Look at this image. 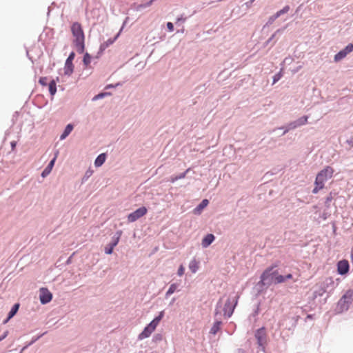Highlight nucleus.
I'll use <instances>...</instances> for the list:
<instances>
[{
    "instance_id": "obj_24",
    "label": "nucleus",
    "mask_w": 353,
    "mask_h": 353,
    "mask_svg": "<svg viewBox=\"0 0 353 353\" xmlns=\"http://www.w3.org/2000/svg\"><path fill=\"white\" fill-rule=\"evenodd\" d=\"M177 287L178 285L176 283L171 284L168 290L166 292V296H170L172 294H173L176 290Z\"/></svg>"
},
{
    "instance_id": "obj_36",
    "label": "nucleus",
    "mask_w": 353,
    "mask_h": 353,
    "mask_svg": "<svg viewBox=\"0 0 353 353\" xmlns=\"http://www.w3.org/2000/svg\"><path fill=\"white\" fill-rule=\"evenodd\" d=\"M281 16V14H279V12H277L276 14H274L273 16H272L270 17V19L271 20H275L276 19H277L278 17H279Z\"/></svg>"
},
{
    "instance_id": "obj_44",
    "label": "nucleus",
    "mask_w": 353,
    "mask_h": 353,
    "mask_svg": "<svg viewBox=\"0 0 353 353\" xmlns=\"http://www.w3.org/2000/svg\"><path fill=\"white\" fill-rule=\"evenodd\" d=\"M332 200V198L331 197H327V201L329 202Z\"/></svg>"
},
{
    "instance_id": "obj_23",
    "label": "nucleus",
    "mask_w": 353,
    "mask_h": 353,
    "mask_svg": "<svg viewBox=\"0 0 353 353\" xmlns=\"http://www.w3.org/2000/svg\"><path fill=\"white\" fill-rule=\"evenodd\" d=\"M209 203V201L208 199H203L201 203L196 207V210L197 211H201L203 209H204Z\"/></svg>"
},
{
    "instance_id": "obj_37",
    "label": "nucleus",
    "mask_w": 353,
    "mask_h": 353,
    "mask_svg": "<svg viewBox=\"0 0 353 353\" xmlns=\"http://www.w3.org/2000/svg\"><path fill=\"white\" fill-rule=\"evenodd\" d=\"M281 16V14H279V12H277L276 14H274L273 16H272L270 17V19L271 20H275L276 19H277L278 17H279Z\"/></svg>"
},
{
    "instance_id": "obj_45",
    "label": "nucleus",
    "mask_w": 353,
    "mask_h": 353,
    "mask_svg": "<svg viewBox=\"0 0 353 353\" xmlns=\"http://www.w3.org/2000/svg\"><path fill=\"white\" fill-rule=\"evenodd\" d=\"M330 280L331 283H334V281L331 279H330Z\"/></svg>"
},
{
    "instance_id": "obj_11",
    "label": "nucleus",
    "mask_w": 353,
    "mask_h": 353,
    "mask_svg": "<svg viewBox=\"0 0 353 353\" xmlns=\"http://www.w3.org/2000/svg\"><path fill=\"white\" fill-rule=\"evenodd\" d=\"M58 153H59V152H57L55 153L54 157L50 161L49 164L47 165V167L42 172V173H41V176L42 177L45 178L46 176H47L51 172V171H52V168L54 167V165L55 161L57 159V157L58 156Z\"/></svg>"
},
{
    "instance_id": "obj_20",
    "label": "nucleus",
    "mask_w": 353,
    "mask_h": 353,
    "mask_svg": "<svg viewBox=\"0 0 353 353\" xmlns=\"http://www.w3.org/2000/svg\"><path fill=\"white\" fill-rule=\"evenodd\" d=\"M189 268L192 273H195L199 269V263L195 259L192 260L190 262Z\"/></svg>"
},
{
    "instance_id": "obj_8",
    "label": "nucleus",
    "mask_w": 353,
    "mask_h": 353,
    "mask_svg": "<svg viewBox=\"0 0 353 353\" xmlns=\"http://www.w3.org/2000/svg\"><path fill=\"white\" fill-rule=\"evenodd\" d=\"M255 338L257 340L259 345L264 347L267 343V334L265 329L264 327L258 329L255 332Z\"/></svg>"
},
{
    "instance_id": "obj_22",
    "label": "nucleus",
    "mask_w": 353,
    "mask_h": 353,
    "mask_svg": "<svg viewBox=\"0 0 353 353\" xmlns=\"http://www.w3.org/2000/svg\"><path fill=\"white\" fill-rule=\"evenodd\" d=\"M346 56H347V54L345 53V52L343 50H342L340 52H339L336 54H335L334 61L336 62H338V61H341V59H343V58H345Z\"/></svg>"
},
{
    "instance_id": "obj_17",
    "label": "nucleus",
    "mask_w": 353,
    "mask_h": 353,
    "mask_svg": "<svg viewBox=\"0 0 353 353\" xmlns=\"http://www.w3.org/2000/svg\"><path fill=\"white\" fill-rule=\"evenodd\" d=\"M73 70H74L73 63L65 61V66H64V74L65 75L70 76L73 72Z\"/></svg>"
},
{
    "instance_id": "obj_38",
    "label": "nucleus",
    "mask_w": 353,
    "mask_h": 353,
    "mask_svg": "<svg viewBox=\"0 0 353 353\" xmlns=\"http://www.w3.org/2000/svg\"><path fill=\"white\" fill-rule=\"evenodd\" d=\"M281 16V14H279V12H277L276 14H274L273 16H272L270 17V19L271 20H275L276 19H277L278 17H279Z\"/></svg>"
},
{
    "instance_id": "obj_12",
    "label": "nucleus",
    "mask_w": 353,
    "mask_h": 353,
    "mask_svg": "<svg viewBox=\"0 0 353 353\" xmlns=\"http://www.w3.org/2000/svg\"><path fill=\"white\" fill-rule=\"evenodd\" d=\"M308 117L307 116H304L303 117L299 118L297 121L294 123H292L289 125L290 129H294L297 126L303 125L307 123Z\"/></svg>"
},
{
    "instance_id": "obj_18",
    "label": "nucleus",
    "mask_w": 353,
    "mask_h": 353,
    "mask_svg": "<svg viewBox=\"0 0 353 353\" xmlns=\"http://www.w3.org/2000/svg\"><path fill=\"white\" fill-rule=\"evenodd\" d=\"M73 129V125L72 124H68L65 128L63 134L61 135L60 139L61 140L64 139L69 135V134L72 132Z\"/></svg>"
},
{
    "instance_id": "obj_19",
    "label": "nucleus",
    "mask_w": 353,
    "mask_h": 353,
    "mask_svg": "<svg viewBox=\"0 0 353 353\" xmlns=\"http://www.w3.org/2000/svg\"><path fill=\"white\" fill-rule=\"evenodd\" d=\"M190 171V168H188V170H186L185 172L180 174L178 176H171L170 179V182L172 183H174L175 181H176L177 180L179 179H184L187 174V173Z\"/></svg>"
},
{
    "instance_id": "obj_6",
    "label": "nucleus",
    "mask_w": 353,
    "mask_h": 353,
    "mask_svg": "<svg viewBox=\"0 0 353 353\" xmlns=\"http://www.w3.org/2000/svg\"><path fill=\"white\" fill-rule=\"evenodd\" d=\"M239 296H235L231 301L230 299H228L225 303V306L223 308L224 315L230 317L234 312V307L237 304V299Z\"/></svg>"
},
{
    "instance_id": "obj_29",
    "label": "nucleus",
    "mask_w": 353,
    "mask_h": 353,
    "mask_svg": "<svg viewBox=\"0 0 353 353\" xmlns=\"http://www.w3.org/2000/svg\"><path fill=\"white\" fill-rule=\"evenodd\" d=\"M290 10V7L288 6H285L283 9L280 10L279 12V14H283L287 13Z\"/></svg>"
},
{
    "instance_id": "obj_35",
    "label": "nucleus",
    "mask_w": 353,
    "mask_h": 353,
    "mask_svg": "<svg viewBox=\"0 0 353 353\" xmlns=\"http://www.w3.org/2000/svg\"><path fill=\"white\" fill-rule=\"evenodd\" d=\"M119 238H120V236H118L116 239L114 241V242H112V243H110L112 246L115 247L118 243H119Z\"/></svg>"
},
{
    "instance_id": "obj_2",
    "label": "nucleus",
    "mask_w": 353,
    "mask_h": 353,
    "mask_svg": "<svg viewBox=\"0 0 353 353\" xmlns=\"http://www.w3.org/2000/svg\"><path fill=\"white\" fill-rule=\"evenodd\" d=\"M71 32L74 37V42L77 52L83 53L85 49V36L81 25L78 22L73 23L71 26Z\"/></svg>"
},
{
    "instance_id": "obj_43",
    "label": "nucleus",
    "mask_w": 353,
    "mask_h": 353,
    "mask_svg": "<svg viewBox=\"0 0 353 353\" xmlns=\"http://www.w3.org/2000/svg\"><path fill=\"white\" fill-rule=\"evenodd\" d=\"M181 20L185 21V19H183V18H178L177 19V21H181Z\"/></svg>"
},
{
    "instance_id": "obj_32",
    "label": "nucleus",
    "mask_w": 353,
    "mask_h": 353,
    "mask_svg": "<svg viewBox=\"0 0 353 353\" xmlns=\"http://www.w3.org/2000/svg\"><path fill=\"white\" fill-rule=\"evenodd\" d=\"M74 55L75 54H74V52H71L65 61H68V62H70V63H72V61H73V59L74 58Z\"/></svg>"
},
{
    "instance_id": "obj_5",
    "label": "nucleus",
    "mask_w": 353,
    "mask_h": 353,
    "mask_svg": "<svg viewBox=\"0 0 353 353\" xmlns=\"http://www.w3.org/2000/svg\"><path fill=\"white\" fill-rule=\"evenodd\" d=\"M353 301V290H347L342 296L339 302V305L341 306L342 310H347L350 305Z\"/></svg>"
},
{
    "instance_id": "obj_10",
    "label": "nucleus",
    "mask_w": 353,
    "mask_h": 353,
    "mask_svg": "<svg viewBox=\"0 0 353 353\" xmlns=\"http://www.w3.org/2000/svg\"><path fill=\"white\" fill-rule=\"evenodd\" d=\"M350 268L349 263L347 260L339 261L337 263V272L339 274L343 275L348 272Z\"/></svg>"
},
{
    "instance_id": "obj_16",
    "label": "nucleus",
    "mask_w": 353,
    "mask_h": 353,
    "mask_svg": "<svg viewBox=\"0 0 353 353\" xmlns=\"http://www.w3.org/2000/svg\"><path fill=\"white\" fill-rule=\"evenodd\" d=\"M105 159H106L105 154L102 153V154H99L95 159L94 165L96 167L101 166L105 161Z\"/></svg>"
},
{
    "instance_id": "obj_30",
    "label": "nucleus",
    "mask_w": 353,
    "mask_h": 353,
    "mask_svg": "<svg viewBox=\"0 0 353 353\" xmlns=\"http://www.w3.org/2000/svg\"><path fill=\"white\" fill-rule=\"evenodd\" d=\"M154 0H150V1L147 2L145 4H141L138 6V9H140V8H145V7H149L152 5V2H153Z\"/></svg>"
},
{
    "instance_id": "obj_15",
    "label": "nucleus",
    "mask_w": 353,
    "mask_h": 353,
    "mask_svg": "<svg viewBox=\"0 0 353 353\" xmlns=\"http://www.w3.org/2000/svg\"><path fill=\"white\" fill-rule=\"evenodd\" d=\"M19 308V303L14 304L13 305L12 308L11 309V310L10 311L8 318L4 321L3 323H7L8 322V321L16 314Z\"/></svg>"
},
{
    "instance_id": "obj_21",
    "label": "nucleus",
    "mask_w": 353,
    "mask_h": 353,
    "mask_svg": "<svg viewBox=\"0 0 353 353\" xmlns=\"http://www.w3.org/2000/svg\"><path fill=\"white\" fill-rule=\"evenodd\" d=\"M221 321H216L211 330H210V333L212 334H216L217 333V332L220 330V326H221Z\"/></svg>"
},
{
    "instance_id": "obj_42",
    "label": "nucleus",
    "mask_w": 353,
    "mask_h": 353,
    "mask_svg": "<svg viewBox=\"0 0 353 353\" xmlns=\"http://www.w3.org/2000/svg\"><path fill=\"white\" fill-rule=\"evenodd\" d=\"M16 142L15 141H12L11 142V147H12V149L14 150L16 147Z\"/></svg>"
},
{
    "instance_id": "obj_26",
    "label": "nucleus",
    "mask_w": 353,
    "mask_h": 353,
    "mask_svg": "<svg viewBox=\"0 0 353 353\" xmlns=\"http://www.w3.org/2000/svg\"><path fill=\"white\" fill-rule=\"evenodd\" d=\"M39 83L43 86H47L49 83L48 77H41L39 80Z\"/></svg>"
},
{
    "instance_id": "obj_33",
    "label": "nucleus",
    "mask_w": 353,
    "mask_h": 353,
    "mask_svg": "<svg viewBox=\"0 0 353 353\" xmlns=\"http://www.w3.org/2000/svg\"><path fill=\"white\" fill-rule=\"evenodd\" d=\"M167 28L169 30V31H170V32L174 30V26H173L172 23H171V22L167 23Z\"/></svg>"
},
{
    "instance_id": "obj_13",
    "label": "nucleus",
    "mask_w": 353,
    "mask_h": 353,
    "mask_svg": "<svg viewBox=\"0 0 353 353\" xmlns=\"http://www.w3.org/2000/svg\"><path fill=\"white\" fill-rule=\"evenodd\" d=\"M59 81V77H57L56 80L52 79L48 83V90L52 96L54 95L57 92V82Z\"/></svg>"
},
{
    "instance_id": "obj_34",
    "label": "nucleus",
    "mask_w": 353,
    "mask_h": 353,
    "mask_svg": "<svg viewBox=\"0 0 353 353\" xmlns=\"http://www.w3.org/2000/svg\"><path fill=\"white\" fill-rule=\"evenodd\" d=\"M107 93H101V94H97V96H95L94 97V99H101V98H103L105 95H106Z\"/></svg>"
},
{
    "instance_id": "obj_4",
    "label": "nucleus",
    "mask_w": 353,
    "mask_h": 353,
    "mask_svg": "<svg viewBox=\"0 0 353 353\" xmlns=\"http://www.w3.org/2000/svg\"><path fill=\"white\" fill-rule=\"evenodd\" d=\"M164 316V311L159 312V314L155 317L143 330L141 333L139 334L138 339L143 340L145 338L149 337L151 334L155 330L157 325H159L161 320Z\"/></svg>"
},
{
    "instance_id": "obj_7",
    "label": "nucleus",
    "mask_w": 353,
    "mask_h": 353,
    "mask_svg": "<svg viewBox=\"0 0 353 353\" xmlns=\"http://www.w3.org/2000/svg\"><path fill=\"white\" fill-rule=\"evenodd\" d=\"M148 210L145 207H141L130 213L128 216V222L132 223L146 214Z\"/></svg>"
},
{
    "instance_id": "obj_40",
    "label": "nucleus",
    "mask_w": 353,
    "mask_h": 353,
    "mask_svg": "<svg viewBox=\"0 0 353 353\" xmlns=\"http://www.w3.org/2000/svg\"><path fill=\"white\" fill-rule=\"evenodd\" d=\"M8 333V331H6V332L3 334V335L2 336H0V341H2L3 339H4L7 336Z\"/></svg>"
},
{
    "instance_id": "obj_31",
    "label": "nucleus",
    "mask_w": 353,
    "mask_h": 353,
    "mask_svg": "<svg viewBox=\"0 0 353 353\" xmlns=\"http://www.w3.org/2000/svg\"><path fill=\"white\" fill-rule=\"evenodd\" d=\"M184 271H185L184 267L182 265H181L178 269V272H177L178 275L180 276H182L184 274Z\"/></svg>"
},
{
    "instance_id": "obj_27",
    "label": "nucleus",
    "mask_w": 353,
    "mask_h": 353,
    "mask_svg": "<svg viewBox=\"0 0 353 353\" xmlns=\"http://www.w3.org/2000/svg\"><path fill=\"white\" fill-rule=\"evenodd\" d=\"M343 50L345 52V53L347 54L350 52L353 51V44L350 43L348 44Z\"/></svg>"
},
{
    "instance_id": "obj_1",
    "label": "nucleus",
    "mask_w": 353,
    "mask_h": 353,
    "mask_svg": "<svg viewBox=\"0 0 353 353\" xmlns=\"http://www.w3.org/2000/svg\"><path fill=\"white\" fill-rule=\"evenodd\" d=\"M334 172V170L330 166H326L321 170L316 176L315 187L312 192L316 194L320 190H322L324 188L325 182L332 177Z\"/></svg>"
},
{
    "instance_id": "obj_3",
    "label": "nucleus",
    "mask_w": 353,
    "mask_h": 353,
    "mask_svg": "<svg viewBox=\"0 0 353 353\" xmlns=\"http://www.w3.org/2000/svg\"><path fill=\"white\" fill-rule=\"evenodd\" d=\"M261 281L263 285L279 284L285 281V278L279 274L277 270L272 271V268L267 269L261 276Z\"/></svg>"
},
{
    "instance_id": "obj_39",
    "label": "nucleus",
    "mask_w": 353,
    "mask_h": 353,
    "mask_svg": "<svg viewBox=\"0 0 353 353\" xmlns=\"http://www.w3.org/2000/svg\"><path fill=\"white\" fill-rule=\"evenodd\" d=\"M284 278H285V281L288 279H292L293 276L292 274H288L287 275L284 276Z\"/></svg>"
},
{
    "instance_id": "obj_25",
    "label": "nucleus",
    "mask_w": 353,
    "mask_h": 353,
    "mask_svg": "<svg viewBox=\"0 0 353 353\" xmlns=\"http://www.w3.org/2000/svg\"><path fill=\"white\" fill-rule=\"evenodd\" d=\"M91 56L88 53H85L83 59V62L85 67H88L90 65V63H91Z\"/></svg>"
},
{
    "instance_id": "obj_14",
    "label": "nucleus",
    "mask_w": 353,
    "mask_h": 353,
    "mask_svg": "<svg viewBox=\"0 0 353 353\" xmlns=\"http://www.w3.org/2000/svg\"><path fill=\"white\" fill-rule=\"evenodd\" d=\"M214 240V236L212 234L206 235L202 240V246L203 248L208 247Z\"/></svg>"
},
{
    "instance_id": "obj_28",
    "label": "nucleus",
    "mask_w": 353,
    "mask_h": 353,
    "mask_svg": "<svg viewBox=\"0 0 353 353\" xmlns=\"http://www.w3.org/2000/svg\"><path fill=\"white\" fill-rule=\"evenodd\" d=\"M114 246H112L111 244H110L108 245V247H106L105 248V252L107 254H110L112 253L113 252V249H114Z\"/></svg>"
},
{
    "instance_id": "obj_9",
    "label": "nucleus",
    "mask_w": 353,
    "mask_h": 353,
    "mask_svg": "<svg viewBox=\"0 0 353 353\" xmlns=\"http://www.w3.org/2000/svg\"><path fill=\"white\" fill-rule=\"evenodd\" d=\"M39 292V299L42 304H46L51 301L52 294L47 288H41Z\"/></svg>"
},
{
    "instance_id": "obj_41",
    "label": "nucleus",
    "mask_w": 353,
    "mask_h": 353,
    "mask_svg": "<svg viewBox=\"0 0 353 353\" xmlns=\"http://www.w3.org/2000/svg\"><path fill=\"white\" fill-rule=\"evenodd\" d=\"M280 79V76L279 74H276L274 77V83Z\"/></svg>"
}]
</instances>
